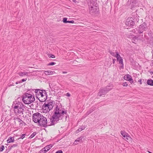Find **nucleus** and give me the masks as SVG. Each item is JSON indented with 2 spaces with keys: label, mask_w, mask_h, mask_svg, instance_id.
I'll return each instance as SVG.
<instances>
[{
  "label": "nucleus",
  "mask_w": 153,
  "mask_h": 153,
  "mask_svg": "<svg viewBox=\"0 0 153 153\" xmlns=\"http://www.w3.org/2000/svg\"><path fill=\"white\" fill-rule=\"evenodd\" d=\"M83 138V137H80L79 138H78L74 142V145H76L78 144L77 142H82V139Z\"/></svg>",
  "instance_id": "4468645a"
},
{
  "label": "nucleus",
  "mask_w": 153,
  "mask_h": 153,
  "mask_svg": "<svg viewBox=\"0 0 153 153\" xmlns=\"http://www.w3.org/2000/svg\"><path fill=\"white\" fill-rule=\"evenodd\" d=\"M107 93L104 89L101 90L98 93V95L100 97L101 96L105 95Z\"/></svg>",
  "instance_id": "ddd939ff"
},
{
  "label": "nucleus",
  "mask_w": 153,
  "mask_h": 153,
  "mask_svg": "<svg viewBox=\"0 0 153 153\" xmlns=\"http://www.w3.org/2000/svg\"><path fill=\"white\" fill-rule=\"evenodd\" d=\"M66 95L67 96H68V97H70L71 96V95L70 93H68L66 94Z\"/></svg>",
  "instance_id": "4c0bfd02"
},
{
  "label": "nucleus",
  "mask_w": 153,
  "mask_h": 153,
  "mask_svg": "<svg viewBox=\"0 0 153 153\" xmlns=\"http://www.w3.org/2000/svg\"><path fill=\"white\" fill-rule=\"evenodd\" d=\"M90 114V112H88V111L86 113L85 115H86V116H87L88 115H89Z\"/></svg>",
  "instance_id": "58836bf2"
},
{
  "label": "nucleus",
  "mask_w": 153,
  "mask_h": 153,
  "mask_svg": "<svg viewBox=\"0 0 153 153\" xmlns=\"http://www.w3.org/2000/svg\"><path fill=\"white\" fill-rule=\"evenodd\" d=\"M22 100L25 104H29L35 100L34 95L30 94L25 93L22 96Z\"/></svg>",
  "instance_id": "20e7f679"
},
{
  "label": "nucleus",
  "mask_w": 153,
  "mask_h": 153,
  "mask_svg": "<svg viewBox=\"0 0 153 153\" xmlns=\"http://www.w3.org/2000/svg\"><path fill=\"white\" fill-rule=\"evenodd\" d=\"M85 127H86L85 126H82L76 131L77 132H80L82 130H83Z\"/></svg>",
  "instance_id": "a211bd4d"
},
{
  "label": "nucleus",
  "mask_w": 153,
  "mask_h": 153,
  "mask_svg": "<svg viewBox=\"0 0 153 153\" xmlns=\"http://www.w3.org/2000/svg\"><path fill=\"white\" fill-rule=\"evenodd\" d=\"M116 57L117 58V61H119V63L120 64L122 65L120 67L122 68H123L124 65L123 64V59L120 56L119 54L117 51L116 52Z\"/></svg>",
  "instance_id": "9d476101"
},
{
  "label": "nucleus",
  "mask_w": 153,
  "mask_h": 153,
  "mask_svg": "<svg viewBox=\"0 0 153 153\" xmlns=\"http://www.w3.org/2000/svg\"><path fill=\"white\" fill-rule=\"evenodd\" d=\"M36 132H33L30 136L29 138H32L36 134Z\"/></svg>",
  "instance_id": "a878e982"
},
{
  "label": "nucleus",
  "mask_w": 153,
  "mask_h": 153,
  "mask_svg": "<svg viewBox=\"0 0 153 153\" xmlns=\"http://www.w3.org/2000/svg\"><path fill=\"white\" fill-rule=\"evenodd\" d=\"M13 111L15 114L21 116L23 114L24 111V105L21 102L16 101L13 105Z\"/></svg>",
  "instance_id": "f03ea898"
},
{
  "label": "nucleus",
  "mask_w": 153,
  "mask_h": 153,
  "mask_svg": "<svg viewBox=\"0 0 153 153\" xmlns=\"http://www.w3.org/2000/svg\"><path fill=\"white\" fill-rule=\"evenodd\" d=\"M62 73L63 74H66L67 73V72H66V71H62Z\"/></svg>",
  "instance_id": "79ce46f5"
},
{
  "label": "nucleus",
  "mask_w": 153,
  "mask_h": 153,
  "mask_svg": "<svg viewBox=\"0 0 153 153\" xmlns=\"http://www.w3.org/2000/svg\"><path fill=\"white\" fill-rule=\"evenodd\" d=\"M43 72L46 75H50L53 74L55 73L54 71H51L50 70L43 71Z\"/></svg>",
  "instance_id": "f8f14e48"
},
{
  "label": "nucleus",
  "mask_w": 153,
  "mask_h": 153,
  "mask_svg": "<svg viewBox=\"0 0 153 153\" xmlns=\"http://www.w3.org/2000/svg\"><path fill=\"white\" fill-rule=\"evenodd\" d=\"M18 74L19 75V76H23L25 75H26L27 74V72H21L18 73Z\"/></svg>",
  "instance_id": "aec40b11"
},
{
  "label": "nucleus",
  "mask_w": 153,
  "mask_h": 153,
  "mask_svg": "<svg viewBox=\"0 0 153 153\" xmlns=\"http://www.w3.org/2000/svg\"><path fill=\"white\" fill-rule=\"evenodd\" d=\"M73 2L76 3V0H72Z\"/></svg>",
  "instance_id": "37998d69"
},
{
  "label": "nucleus",
  "mask_w": 153,
  "mask_h": 153,
  "mask_svg": "<svg viewBox=\"0 0 153 153\" xmlns=\"http://www.w3.org/2000/svg\"><path fill=\"white\" fill-rule=\"evenodd\" d=\"M147 83L149 85L153 86V80L151 79H148Z\"/></svg>",
  "instance_id": "f3484780"
},
{
  "label": "nucleus",
  "mask_w": 153,
  "mask_h": 153,
  "mask_svg": "<svg viewBox=\"0 0 153 153\" xmlns=\"http://www.w3.org/2000/svg\"><path fill=\"white\" fill-rule=\"evenodd\" d=\"M109 86H107L105 88H104L103 89H104L106 92L107 93L108 91H110L111 89V88H109Z\"/></svg>",
  "instance_id": "5701e85b"
},
{
  "label": "nucleus",
  "mask_w": 153,
  "mask_h": 153,
  "mask_svg": "<svg viewBox=\"0 0 153 153\" xmlns=\"http://www.w3.org/2000/svg\"><path fill=\"white\" fill-rule=\"evenodd\" d=\"M95 110V108L94 107L92 108L88 111V112H90V114L93 111H94Z\"/></svg>",
  "instance_id": "c756f323"
},
{
  "label": "nucleus",
  "mask_w": 153,
  "mask_h": 153,
  "mask_svg": "<svg viewBox=\"0 0 153 153\" xmlns=\"http://www.w3.org/2000/svg\"><path fill=\"white\" fill-rule=\"evenodd\" d=\"M74 21L72 20L71 21H68V22L67 23H74Z\"/></svg>",
  "instance_id": "c9c22d12"
},
{
  "label": "nucleus",
  "mask_w": 153,
  "mask_h": 153,
  "mask_svg": "<svg viewBox=\"0 0 153 153\" xmlns=\"http://www.w3.org/2000/svg\"><path fill=\"white\" fill-rule=\"evenodd\" d=\"M141 80H142L141 79H140L138 81V82L140 83V84H142Z\"/></svg>",
  "instance_id": "ea45409f"
},
{
  "label": "nucleus",
  "mask_w": 153,
  "mask_h": 153,
  "mask_svg": "<svg viewBox=\"0 0 153 153\" xmlns=\"http://www.w3.org/2000/svg\"><path fill=\"white\" fill-rule=\"evenodd\" d=\"M56 64V63L54 62H52L50 63H49L47 65V66H50V65H55Z\"/></svg>",
  "instance_id": "cd10ccee"
},
{
  "label": "nucleus",
  "mask_w": 153,
  "mask_h": 153,
  "mask_svg": "<svg viewBox=\"0 0 153 153\" xmlns=\"http://www.w3.org/2000/svg\"><path fill=\"white\" fill-rule=\"evenodd\" d=\"M14 137H9L7 140V141L8 143L11 142H13L14 141Z\"/></svg>",
  "instance_id": "2eb2a0df"
},
{
  "label": "nucleus",
  "mask_w": 153,
  "mask_h": 153,
  "mask_svg": "<svg viewBox=\"0 0 153 153\" xmlns=\"http://www.w3.org/2000/svg\"><path fill=\"white\" fill-rule=\"evenodd\" d=\"M152 73L153 74V71L152 72Z\"/></svg>",
  "instance_id": "49530a36"
},
{
  "label": "nucleus",
  "mask_w": 153,
  "mask_h": 153,
  "mask_svg": "<svg viewBox=\"0 0 153 153\" xmlns=\"http://www.w3.org/2000/svg\"><path fill=\"white\" fill-rule=\"evenodd\" d=\"M115 61H116V60H115V59H113V63L114 64H115Z\"/></svg>",
  "instance_id": "a19ab883"
},
{
  "label": "nucleus",
  "mask_w": 153,
  "mask_h": 153,
  "mask_svg": "<svg viewBox=\"0 0 153 153\" xmlns=\"http://www.w3.org/2000/svg\"><path fill=\"white\" fill-rule=\"evenodd\" d=\"M40 101H36L34 102L33 104L35 106V108H37L38 107L40 103Z\"/></svg>",
  "instance_id": "4be33fe9"
},
{
  "label": "nucleus",
  "mask_w": 153,
  "mask_h": 153,
  "mask_svg": "<svg viewBox=\"0 0 153 153\" xmlns=\"http://www.w3.org/2000/svg\"><path fill=\"white\" fill-rule=\"evenodd\" d=\"M125 24L129 27H132L134 25V19L132 17L128 18L126 20Z\"/></svg>",
  "instance_id": "423d86ee"
},
{
  "label": "nucleus",
  "mask_w": 153,
  "mask_h": 153,
  "mask_svg": "<svg viewBox=\"0 0 153 153\" xmlns=\"http://www.w3.org/2000/svg\"><path fill=\"white\" fill-rule=\"evenodd\" d=\"M27 80V79H22L21 81H19V83H22V82H23Z\"/></svg>",
  "instance_id": "72a5a7b5"
},
{
  "label": "nucleus",
  "mask_w": 153,
  "mask_h": 153,
  "mask_svg": "<svg viewBox=\"0 0 153 153\" xmlns=\"http://www.w3.org/2000/svg\"><path fill=\"white\" fill-rule=\"evenodd\" d=\"M55 102L53 101L50 100L48 103L44 104L42 106V109L44 113H47L49 112L52 109Z\"/></svg>",
  "instance_id": "39448f33"
},
{
  "label": "nucleus",
  "mask_w": 153,
  "mask_h": 153,
  "mask_svg": "<svg viewBox=\"0 0 153 153\" xmlns=\"http://www.w3.org/2000/svg\"><path fill=\"white\" fill-rule=\"evenodd\" d=\"M26 135H26V134H23L22 135H21V136L18 139H23L25 137V136H26Z\"/></svg>",
  "instance_id": "b1692460"
},
{
  "label": "nucleus",
  "mask_w": 153,
  "mask_h": 153,
  "mask_svg": "<svg viewBox=\"0 0 153 153\" xmlns=\"http://www.w3.org/2000/svg\"><path fill=\"white\" fill-rule=\"evenodd\" d=\"M128 81H129L131 84H132L134 82L133 80L132 79V78H130Z\"/></svg>",
  "instance_id": "f704fd0d"
},
{
  "label": "nucleus",
  "mask_w": 153,
  "mask_h": 153,
  "mask_svg": "<svg viewBox=\"0 0 153 153\" xmlns=\"http://www.w3.org/2000/svg\"><path fill=\"white\" fill-rule=\"evenodd\" d=\"M19 116H18L17 117H15L13 118V120H15L14 122L15 123L16 122L19 123V126H22L24 124H25V123L23 120L19 118Z\"/></svg>",
  "instance_id": "9b49d317"
},
{
  "label": "nucleus",
  "mask_w": 153,
  "mask_h": 153,
  "mask_svg": "<svg viewBox=\"0 0 153 153\" xmlns=\"http://www.w3.org/2000/svg\"><path fill=\"white\" fill-rule=\"evenodd\" d=\"M152 77H153V76H152Z\"/></svg>",
  "instance_id": "de8ad7c7"
},
{
  "label": "nucleus",
  "mask_w": 153,
  "mask_h": 153,
  "mask_svg": "<svg viewBox=\"0 0 153 153\" xmlns=\"http://www.w3.org/2000/svg\"><path fill=\"white\" fill-rule=\"evenodd\" d=\"M46 152V150L44 149V148L39 151V153H45Z\"/></svg>",
  "instance_id": "393cba45"
},
{
  "label": "nucleus",
  "mask_w": 153,
  "mask_h": 153,
  "mask_svg": "<svg viewBox=\"0 0 153 153\" xmlns=\"http://www.w3.org/2000/svg\"><path fill=\"white\" fill-rule=\"evenodd\" d=\"M18 146V145L17 144H14L13 145H12L11 146H9L8 147V148H9V150H10L11 149L13 148H16V147Z\"/></svg>",
  "instance_id": "412c9836"
},
{
  "label": "nucleus",
  "mask_w": 153,
  "mask_h": 153,
  "mask_svg": "<svg viewBox=\"0 0 153 153\" xmlns=\"http://www.w3.org/2000/svg\"><path fill=\"white\" fill-rule=\"evenodd\" d=\"M97 7L94 5L89 6V13L91 15L96 14L98 12V10Z\"/></svg>",
  "instance_id": "6e6552de"
},
{
  "label": "nucleus",
  "mask_w": 153,
  "mask_h": 153,
  "mask_svg": "<svg viewBox=\"0 0 153 153\" xmlns=\"http://www.w3.org/2000/svg\"><path fill=\"white\" fill-rule=\"evenodd\" d=\"M52 146L53 145L52 144H50L45 146L44 147V149H46L47 152L52 147Z\"/></svg>",
  "instance_id": "dca6fc26"
},
{
  "label": "nucleus",
  "mask_w": 153,
  "mask_h": 153,
  "mask_svg": "<svg viewBox=\"0 0 153 153\" xmlns=\"http://www.w3.org/2000/svg\"><path fill=\"white\" fill-rule=\"evenodd\" d=\"M36 98L40 101H45L47 99V94L45 90H41L39 89H35Z\"/></svg>",
  "instance_id": "7ed1b4c3"
},
{
  "label": "nucleus",
  "mask_w": 153,
  "mask_h": 153,
  "mask_svg": "<svg viewBox=\"0 0 153 153\" xmlns=\"http://www.w3.org/2000/svg\"><path fill=\"white\" fill-rule=\"evenodd\" d=\"M4 149V146H2L1 147H0V151L2 152L3 151Z\"/></svg>",
  "instance_id": "2f4dec72"
},
{
  "label": "nucleus",
  "mask_w": 153,
  "mask_h": 153,
  "mask_svg": "<svg viewBox=\"0 0 153 153\" xmlns=\"http://www.w3.org/2000/svg\"><path fill=\"white\" fill-rule=\"evenodd\" d=\"M110 53L113 56H114L116 57V54H115V53L112 51H109Z\"/></svg>",
  "instance_id": "bb28decb"
},
{
  "label": "nucleus",
  "mask_w": 153,
  "mask_h": 153,
  "mask_svg": "<svg viewBox=\"0 0 153 153\" xmlns=\"http://www.w3.org/2000/svg\"><path fill=\"white\" fill-rule=\"evenodd\" d=\"M148 28L145 22H143L140 25L138 28V33H142L144 31L147 30Z\"/></svg>",
  "instance_id": "0eeeda50"
},
{
  "label": "nucleus",
  "mask_w": 153,
  "mask_h": 153,
  "mask_svg": "<svg viewBox=\"0 0 153 153\" xmlns=\"http://www.w3.org/2000/svg\"><path fill=\"white\" fill-rule=\"evenodd\" d=\"M67 19V18H64L63 19L62 21L64 23H67L68 22Z\"/></svg>",
  "instance_id": "c85d7f7f"
},
{
  "label": "nucleus",
  "mask_w": 153,
  "mask_h": 153,
  "mask_svg": "<svg viewBox=\"0 0 153 153\" xmlns=\"http://www.w3.org/2000/svg\"><path fill=\"white\" fill-rule=\"evenodd\" d=\"M123 86L126 87L128 86V84L126 82H123L122 84Z\"/></svg>",
  "instance_id": "473e14b6"
},
{
  "label": "nucleus",
  "mask_w": 153,
  "mask_h": 153,
  "mask_svg": "<svg viewBox=\"0 0 153 153\" xmlns=\"http://www.w3.org/2000/svg\"><path fill=\"white\" fill-rule=\"evenodd\" d=\"M148 152L149 153H152L150 152H149V151H148Z\"/></svg>",
  "instance_id": "a18cd8bd"
},
{
  "label": "nucleus",
  "mask_w": 153,
  "mask_h": 153,
  "mask_svg": "<svg viewBox=\"0 0 153 153\" xmlns=\"http://www.w3.org/2000/svg\"><path fill=\"white\" fill-rule=\"evenodd\" d=\"M121 134L123 136V138L125 140L127 141V140H130L131 138L130 136L128 135V134L124 131H121Z\"/></svg>",
  "instance_id": "1a4fd4ad"
},
{
  "label": "nucleus",
  "mask_w": 153,
  "mask_h": 153,
  "mask_svg": "<svg viewBox=\"0 0 153 153\" xmlns=\"http://www.w3.org/2000/svg\"><path fill=\"white\" fill-rule=\"evenodd\" d=\"M18 83H19V82H16V84H17Z\"/></svg>",
  "instance_id": "c03bdc74"
},
{
  "label": "nucleus",
  "mask_w": 153,
  "mask_h": 153,
  "mask_svg": "<svg viewBox=\"0 0 153 153\" xmlns=\"http://www.w3.org/2000/svg\"><path fill=\"white\" fill-rule=\"evenodd\" d=\"M55 153H63V152L62 150H59L56 151Z\"/></svg>",
  "instance_id": "e433bc0d"
},
{
  "label": "nucleus",
  "mask_w": 153,
  "mask_h": 153,
  "mask_svg": "<svg viewBox=\"0 0 153 153\" xmlns=\"http://www.w3.org/2000/svg\"><path fill=\"white\" fill-rule=\"evenodd\" d=\"M65 110L61 105H57L53 112L52 115L49 118L50 122H48L46 118L38 112L33 114V120L35 123H38L41 126H53L59 122V120H62L64 114L67 115V111ZM65 117L66 118V115Z\"/></svg>",
  "instance_id": "f257e3e1"
},
{
  "label": "nucleus",
  "mask_w": 153,
  "mask_h": 153,
  "mask_svg": "<svg viewBox=\"0 0 153 153\" xmlns=\"http://www.w3.org/2000/svg\"><path fill=\"white\" fill-rule=\"evenodd\" d=\"M48 56L49 58H54L55 57V56L54 55L52 54H48Z\"/></svg>",
  "instance_id": "7c9ffc66"
},
{
  "label": "nucleus",
  "mask_w": 153,
  "mask_h": 153,
  "mask_svg": "<svg viewBox=\"0 0 153 153\" xmlns=\"http://www.w3.org/2000/svg\"><path fill=\"white\" fill-rule=\"evenodd\" d=\"M131 78V76L129 74H127L124 76V79L128 81L130 78Z\"/></svg>",
  "instance_id": "6ab92c4d"
}]
</instances>
